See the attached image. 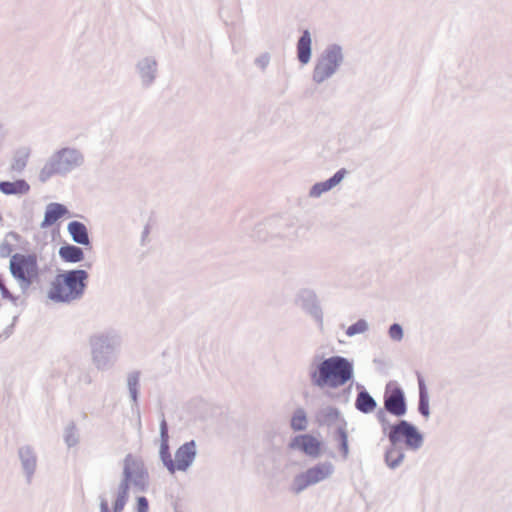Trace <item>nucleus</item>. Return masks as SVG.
Instances as JSON below:
<instances>
[{"label": "nucleus", "instance_id": "f257e3e1", "mask_svg": "<svg viewBox=\"0 0 512 512\" xmlns=\"http://www.w3.org/2000/svg\"><path fill=\"white\" fill-rule=\"evenodd\" d=\"M131 484L137 486L140 490H144L147 485V472L139 459L128 455L124 461V479L114 504V512H121L124 509Z\"/></svg>", "mask_w": 512, "mask_h": 512}, {"label": "nucleus", "instance_id": "f03ea898", "mask_svg": "<svg viewBox=\"0 0 512 512\" xmlns=\"http://www.w3.org/2000/svg\"><path fill=\"white\" fill-rule=\"evenodd\" d=\"M86 278L87 273L84 270H73L58 275L50 288V298L58 301L76 299L83 293Z\"/></svg>", "mask_w": 512, "mask_h": 512}, {"label": "nucleus", "instance_id": "7ed1b4c3", "mask_svg": "<svg viewBox=\"0 0 512 512\" xmlns=\"http://www.w3.org/2000/svg\"><path fill=\"white\" fill-rule=\"evenodd\" d=\"M313 377L319 386H341L352 377V366L342 357H331L320 364L318 375Z\"/></svg>", "mask_w": 512, "mask_h": 512}, {"label": "nucleus", "instance_id": "20e7f679", "mask_svg": "<svg viewBox=\"0 0 512 512\" xmlns=\"http://www.w3.org/2000/svg\"><path fill=\"white\" fill-rule=\"evenodd\" d=\"M81 154L69 148H64L57 153L43 166L39 173L42 182H46L56 174H64L82 163Z\"/></svg>", "mask_w": 512, "mask_h": 512}, {"label": "nucleus", "instance_id": "39448f33", "mask_svg": "<svg viewBox=\"0 0 512 512\" xmlns=\"http://www.w3.org/2000/svg\"><path fill=\"white\" fill-rule=\"evenodd\" d=\"M9 268L23 288H28L39 275L37 257L34 254L16 253L11 256Z\"/></svg>", "mask_w": 512, "mask_h": 512}, {"label": "nucleus", "instance_id": "423d86ee", "mask_svg": "<svg viewBox=\"0 0 512 512\" xmlns=\"http://www.w3.org/2000/svg\"><path fill=\"white\" fill-rule=\"evenodd\" d=\"M161 458L166 468L171 472L185 471L193 462L196 454L194 441L187 442L180 446L173 460L168 445L161 446Z\"/></svg>", "mask_w": 512, "mask_h": 512}, {"label": "nucleus", "instance_id": "0eeeda50", "mask_svg": "<svg viewBox=\"0 0 512 512\" xmlns=\"http://www.w3.org/2000/svg\"><path fill=\"white\" fill-rule=\"evenodd\" d=\"M342 62V53L339 48L333 47L325 51L319 58L313 71V80L322 83L327 80Z\"/></svg>", "mask_w": 512, "mask_h": 512}, {"label": "nucleus", "instance_id": "6e6552de", "mask_svg": "<svg viewBox=\"0 0 512 512\" xmlns=\"http://www.w3.org/2000/svg\"><path fill=\"white\" fill-rule=\"evenodd\" d=\"M388 438L393 445L404 442L407 447L412 449L419 448L422 444L421 434L407 421L390 426Z\"/></svg>", "mask_w": 512, "mask_h": 512}, {"label": "nucleus", "instance_id": "1a4fd4ad", "mask_svg": "<svg viewBox=\"0 0 512 512\" xmlns=\"http://www.w3.org/2000/svg\"><path fill=\"white\" fill-rule=\"evenodd\" d=\"M289 447L293 450H300L308 456L318 457L321 454L322 443L310 434H302L294 437Z\"/></svg>", "mask_w": 512, "mask_h": 512}, {"label": "nucleus", "instance_id": "9d476101", "mask_svg": "<svg viewBox=\"0 0 512 512\" xmlns=\"http://www.w3.org/2000/svg\"><path fill=\"white\" fill-rule=\"evenodd\" d=\"M385 409L395 415L403 416L406 413V404L403 391L399 387L388 388L384 395Z\"/></svg>", "mask_w": 512, "mask_h": 512}, {"label": "nucleus", "instance_id": "9b49d317", "mask_svg": "<svg viewBox=\"0 0 512 512\" xmlns=\"http://www.w3.org/2000/svg\"><path fill=\"white\" fill-rule=\"evenodd\" d=\"M330 473L331 466L328 464H320L308 469L305 473L297 477V491H300L311 484H315L317 482L324 480L329 476Z\"/></svg>", "mask_w": 512, "mask_h": 512}, {"label": "nucleus", "instance_id": "f8f14e48", "mask_svg": "<svg viewBox=\"0 0 512 512\" xmlns=\"http://www.w3.org/2000/svg\"><path fill=\"white\" fill-rule=\"evenodd\" d=\"M0 191L6 195H24L30 191V185L24 179L2 181Z\"/></svg>", "mask_w": 512, "mask_h": 512}, {"label": "nucleus", "instance_id": "ddd939ff", "mask_svg": "<svg viewBox=\"0 0 512 512\" xmlns=\"http://www.w3.org/2000/svg\"><path fill=\"white\" fill-rule=\"evenodd\" d=\"M67 209L64 205L59 203H51L47 206L45 211L44 220L41 223L42 228L49 227L58 221L67 213Z\"/></svg>", "mask_w": 512, "mask_h": 512}, {"label": "nucleus", "instance_id": "4468645a", "mask_svg": "<svg viewBox=\"0 0 512 512\" xmlns=\"http://www.w3.org/2000/svg\"><path fill=\"white\" fill-rule=\"evenodd\" d=\"M311 35L305 30L297 43V57L301 64H307L311 59Z\"/></svg>", "mask_w": 512, "mask_h": 512}, {"label": "nucleus", "instance_id": "2eb2a0df", "mask_svg": "<svg viewBox=\"0 0 512 512\" xmlns=\"http://www.w3.org/2000/svg\"><path fill=\"white\" fill-rule=\"evenodd\" d=\"M345 173L346 171L344 169H341L338 172H336L334 176L331 177L330 179L315 184L311 189L310 195L313 197H319L322 193L330 190L331 188L339 184L344 178Z\"/></svg>", "mask_w": 512, "mask_h": 512}, {"label": "nucleus", "instance_id": "dca6fc26", "mask_svg": "<svg viewBox=\"0 0 512 512\" xmlns=\"http://www.w3.org/2000/svg\"><path fill=\"white\" fill-rule=\"evenodd\" d=\"M68 232L70 233L72 239L81 245H89V236L86 226L79 221H72L68 224Z\"/></svg>", "mask_w": 512, "mask_h": 512}, {"label": "nucleus", "instance_id": "f3484780", "mask_svg": "<svg viewBox=\"0 0 512 512\" xmlns=\"http://www.w3.org/2000/svg\"><path fill=\"white\" fill-rule=\"evenodd\" d=\"M30 158V150L28 148H21L17 150L11 160L10 169L12 172H22Z\"/></svg>", "mask_w": 512, "mask_h": 512}, {"label": "nucleus", "instance_id": "a211bd4d", "mask_svg": "<svg viewBox=\"0 0 512 512\" xmlns=\"http://www.w3.org/2000/svg\"><path fill=\"white\" fill-rule=\"evenodd\" d=\"M59 255L64 261L71 263L80 262L84 258L82 249L74 245L62 246Z\"/></svg>", "mask_w": 512, "mask_h": 512}, {"label": "nucleus", "instance_id": "6ab92c4d", "mask_svg": "<svg viewBox=\"0 0 512 512\" xmlns=\"http://www.w3.org/2000/svg\"><path fill=\"white\" fill-rule=\"evenodd\" d=\"M355 406L363 413H370L376 408V402L368 392L361 391L357 395Z\"/></svg>", "mask_w": 512, "mask_h": 512}, {"label": "nucleus", "instance_id": "aec40b11", "mask_svg": "<svg viewBox=\"0 0 512 512\" xmlns=\"http://www.w3.org/2000/svg\"><path fill=\"white\" fill-rule=\"evenodd\" d=\"M403 458V452L397 447L390 448L386 453V463L391 468L398 466Z\"/></svg>", "mask_w": 512, "mask_h": 512}, {"label": "nucleus", "instance_id": "412c9836", "mask_svg": "<svg viewBox=\"0 0 512 512\" xmlns=\"http://www.w3.org/2000/svg\"><path fill=\"white\" fill-rule=\"evenodd\" d=\"M307 426V418L306 414L303 410H297L292 419H291V427L295 431L304 430Z\"/></svg>", "mask_w": 512, "mask_h": 512}, {"label": "nucleus", "instance_id": "4be33fe9", "mask_svg": "<svg viewBox=\"0 0 512 512\" xmlns=\"http://www.w3.org/2000/svg\"><path fill=\"white\" fill-rule=\"evenodd\" d=\"M368 328L365 320H358L355 324L349 326L346 330L348 336H354L356 334L364 333Z\"/></svg>", "mask_w": 512, "mask_h": 512}, {"label": "nucleus", "instance_id": "5701e85b", "mask_svg": "<svg viewBox=\"0 0 512 512\" xmlns=\"http://www.w3.org/2000/svg\"><path fill=\"white\" fill-rule=\"evenodd\" d=\"M419 411L425 417L429 415V397L428 395H421L419 401Z\"/></svg>", "mask_w": 512, "mask_h": 512}, {"label": "nucleus", "instance_id": "b1692460", "mask_svg": "<svg viewBox=\"0 0 512 512\" xmlns=\"http://www.w3.org/2000/svg\"><path fill=\"white\" fill-rule=\"evenodd\" d=\"M389 335L392 339L400 340L403 335L401 326L398 324H393L389 329Z\"/></svg>", "mask_w": 512, "mask_h": 512}, {"label": "nucleus", "instance_id": "393cba45", "mask_svg": "<svg viewBox=\"0 0 512 512\" xmlns=\"http://www.w3.org/2000/svg\"><path fill=\"white\" fill-rule=\"evenodd\" d=\"M0 292L4 299H9V300L15 299L13 297V295L9 292V290L6 288L4 280L1 275H0Z\"/></svg>", "mask_w": 512, "mask_h": 512}, {"label": "nucleus", "instance_id": "a878e982", "mask_svg": "<svg viewBox=\"0 0 512 512\" xmlns=\"http://www.w3.org/2000/svg\"><path fill=\"white\" fill-rule=\"evenodd\" d=\"M339 437L341 442V447L344 455H347L348 453V440H347V434L345 431L340 430L339 431Z\"/></svg>", "mask_w": 512, "mask_h": 512}, {"label": "nucleus", "instance_id": "bb28decb", "mask_svg": "<svg viewBox=\"0 0 512 512\" xmlns=\"http://www.w3.org/2000/svg\"><path fill=\"white\" fill-rule=\"evenodd\" d=\"M149 505L145 497H139L137 499V512H148Z\"/></svg>", "mask_w": 512, "mask_h": 512}, {"label": "nucleus", "instance_id": "cd10ccee", "mask_svg": "<svg viewBox=\"0 0 512 512\" xmlns=\"http://www.w3.org/2000/svg\"><path fill=\"white\" fill-rule=\"evenodd\" d=\"M161 437H162V440H163V444L162 445L167 444L168 429H167V423H166V421L164 419L161 422Z\"/></svg>", "mask_w": 512, "mask_h": 512}, {"label": "nucleus", "instance_id": "c85d7f7f", "mask_svg": "<svg viewBox=\"0 0 512 512\" xmlns=\"http://www.w3.org/2000/svg\"><path fill=\"white\" fill-rule=\"evenodd\" d=\"M419 391H420V396L428 395L425 384H424L423 380H421V379L419 380Z\"/></svg>", "mask_w": 512, "mask_h": 512}, {"label": "nucleus", "instance_id": "c756f323", "mask_svg": "<svg viewBox=\"0 0 512 512\" xmlns=\"http://www.w3.org/2000/svg\"><path fill=\"white\" fill-rule=\"evenodd\" d=\"M101 512H110L108 503L106 501L101 502Z\"/></svg>", "mask_w": 512, "mask_h": 512}]
</instances>
